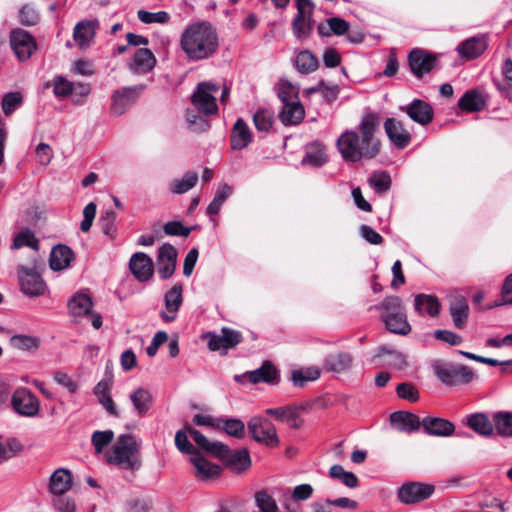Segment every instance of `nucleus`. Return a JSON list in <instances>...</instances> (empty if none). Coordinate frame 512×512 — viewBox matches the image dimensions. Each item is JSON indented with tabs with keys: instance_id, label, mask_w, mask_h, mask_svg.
I'll return each mask as SVG.
<instances>
[{
	"instance_id": "1",
	"label": "nucleus",
	"mask_w": 512,
	"mask_h": 512,
	"mask_svg": "<svg viewBox=\"0 0 512 512\" xmlns=\"http://www.w3.org/2000/svg\"><path fill=\"white\" fill-rule=\"evenodd\" d=\"M380 118L376 113H367L358 125V131L345 130L337 139L339 153L346 162H359L375 158L381 149L376 133Z\"/></svg>"
},
{
	"instance_id": "2",
	"label": "nucleus",
	"mask_w": 512,
	"mask_h": 512,
	"mask_svg": "<svg viewBox=\"0 0 512 512\" xmlns=\"http://www.w3.org/2000/svg\"><path fill=\"white\" fill-rule=\"evenodd\" d=\"M180 44L189 59L201 60L216 52L218 36L209 22H195L183 31Z\"/></svg>"
},
{
	"instance_id": "3",
	"label": "nucleus",
	"mask_w": 512,
	"mask_h": 512,
	"mask_svg": "<svg viewBox=\"0 0 512 512\" xmlns=\"http://www.w3.org/2000/svg\"><path fill=\"white\" fill-rule=\"evenodd\" d=\"M189 431L190 436L200 449L221 460L230 470L240 473L251 466L248 450L241 449L233 452L227 445L219 441L208 440L201 432L194 428H189Z\"/></svg>"
},
{
	"instance_id": "4",
	"label": "nucleus",
	"mask_w": 512,
	"mask_h": 512,
	"mask_svg": "<svg viewBox=\"0 0 512 512\" xmlns=\"http://www.w3.org/2000/svg\"><path fill=\"white\" fill-rule=\"evenodd\" d=\"M138 449L139 447L135 438L132 435L124 434L117 438L105 457L109 464L135 470L141 465L140 459L137 456Z\"/></svg>"
},
{
	"instance_id": "5",
	"label": "nucleus",
	"mask_w": 512,
	"mask_h": 512,
	"mask_svg": "<svg viewBox=\"0 0 512 512\" xmlns=\"http://www.w3.org/2000/svg\"><path fill=\"white\" fill-rule=\"evenodd\" d=\"M385 312L382 319L387 329L395 334L406 335L411 331L402 301L397 296L386 297L379 306Z\"/></svg>"
},
{
	"instance_id": "6",
	"label": "nucleus",
	"mask_w": 512,
	"mask_h": 512,
	"mask_svg": "<svg viewBox=\"0 0 512 512\" xmlns=\"http://www.w3.org/2000/svg\"><path fill=\"white\" fill-rule=\"evenodd\" d=\"M220 87L213 82L199 83L192 96L191 102L195 109L202 115H215L218 111L217 95Z\"/></svg>"
},
{
	"instance_id": "7",
	"label": "nucleus",
	"mask_w": 512,
	"mask_h": 512,
	"mask_svg": "<svg viewBox=\"0 0 512 512\" xmlns=\"http://www.w3.org/2000/svg\"><path fill=\"white\" fill-rule=\"evenodd\" d=\"M248 431L256 442L268 447H277L280 443L275 426L262 417H252L248 422Z\"/></svg>"
},
{
	"instance_id": "8",
	"label": "nucleus",
	"mask_w": 512,
	"mask_h": 512,
	"mask_svg": "<svg viewBox=\"0 0 512 512\" xmlns=\"http://www.w3.org/2000/svg\"><path fill=\"white\" fill-rule=\"evenodd\" d=\"M13 409L20 415L34 417L38 414L40 403L37 397L27 388L16 389L11 397Z\"/></svg>"
},
{
	"instance_id": "9",
	"label": "nucleus",
	"mask_w": 512,
	"mask_h": 512,
	"mask_svg": "<svg viewBox=\"0 0 512 512\" xmlns=\"http://www.w3.org/2000/svg\"><path fill=\"white\" fill-rule=\"evenodd\" d=\"M10 45L20 61L29 59L37 49L34 37L22 29H16L11 32Z\"/></svg>"
},
{
	"instance_id": "10",
	"label": "nucleus",
	"mask_w": 512,
	"mask_h": 512,
	"mask_svg": "<svg viewBox=\"0 0 512 512\" xmlns=\"http://www.w3.org/2000/svg\"><path fill=\"white\" fill-rule=\"evenodd\" d=\"M434 491L435 487L433 485L410 482L402 485L399 489L398 497L402 503L411 505L428 499Z\"/></svg>"
},
{
	"instance_id": "11",
	"label": "nucleus",
	"mask_w": 512,
	"mask_h": 512,
	"mask_svg": "<svg viewBox=\"0 0 512 512\" xmlns=\"http://www.w3.org/2000/svg\"><path fill=\"white\" fill-rule=\"evenodd\" d=\"M142 90L143 86H133L115 91L111 97V112L114 115L124 114L137 101Z\"/></svg>"
},
{
	"instance_id": "12",
	"label": "nucleus",
	"mask_w": 512,
	"mask_h": 512,
	"mask_svg": "<svg viewBox=\"0 0 512 512\" xmlns=\"http://www.w3.org/2000/svg\"><path fill=\"white\" fill-rule=\"evenodd\" d=\"M129 269L139 282L149 281L154 274L153 260L144 252H136L130 258Z\"/></svg>"
},
{
	"instance_id": "13",
	"label": "nucleus",
	"mask_w": 512,
	"mask_h": 512,
	"mask_svg": "<svg viewBox=\"0 0 512 512\" xmlns=\"http://www.w3.org/2000/svg\"><path fill=\"white\" fill-rule=\"evenodd\" d=\"M19 279L21 290L25 295L37 297L44 294L46 284L35 270L21 268Z\"/></svg>"
},
{
	"instance_id": "14",
	"label": "nucleus",
	"mask_w": 512,
	"mask_h": 512,
	"mask_svg": "<svg viewBox=\"0 0 512 512\" xmlns=\"http://www.w3.org/2000/svg\"><path fill=\"white\" fill-rule=\"evenodd\" d=\"M182 302V286L175 284L164 296L165 310L160 313L161 319L167 323L173 322L177 318Z\"/></svg>"
},
{
	"instance_id": "15",
	"label": "nucleus",
	"mask_w": 512,
	"mask_h": 512,
	"mask_svg": "<svg viewBox=\"0 0 512 512\" xmlns=\"http://www.w3.org/2000/svg\"><path fill=\"white\" fill-rule=\"evenodd\" d=\"M177 251L171 244H163L158 250V274L165 280L171 277L176 268Z\"/></svg>"
},
{
	"instance_id": "16",
	"label": "nucleus",
	"mask_w": 512,
	"mask_h": 512,
	"mask_svg": "<svg viewBox=\"0 0 512 512\" xmlns=\"http://www.w3.org/2000/svg\"><path fill=\"white\" fill-rule=\"evenodd\" d=\"M400 109L405 112L411 120L420 125H427L433 119V108L430 104L420 99H415L411 103L401 106Z\"/></svg>"
},
{
	"instance_id": "17",
	"label": "nucleus",
	"mask_w": 512,
	"mask_h": 512,
	"mask_svg": "<svg viewBox=\"0 0 512 512\" xmlns=\"http://www.w3.org/2000/svg\"><path fill=\"white\" fill-rule=\"evenodd\" d=\"M190 462L194 466V475L198 480H214L221 474V467L209 462L200 453L192 455Z\"/></svg>"
},
{
	"instance_id": "18",
	"label": "nucleus",
	"mask_w": 512,
	"mask_h": 512,
	"mask_svg": "<svg viewBox=\"0 0 512 512\" xmlns=\"http://www.w3.org/2000/svg\"><path fill=\"white\" fill-rule=\"evenodd\" d=\"M488 43L485 36H474L461 42L456 51L465 60H473L481 56L487 49Z\"/></svg>"
},
{
	"instance_id": "19",
	"label": "nucleus",
	"mask_w": 512,
	"mask_h": 512,
	"mask_svg": "<svg viewBox=\"0 0 512 512\" xmlns=\"http://www.w3.org/2000/svg\"><path fill=\"white\" fill-rule=\"evenodd\" d=\"M385 132L389 140L398 148L407 147L411 141V134L404 128L403 123L395 118H387L384 123Z\"/></svg>"
},
{
	"instance_id": "20",
	"label": "nucleus",
	"mask_w": 512,
	"mask_h": 512,
	"mask_svg": "<svg viewBox=\"0 0 512 512\" xmlns=\"http://www.w3.org/2000/svg\"><path fill=\"white\" fill-rule=\"evenodd\" d=\"M302 407L282 406L277 408H268L265 413L275 417L277 420L287 423L291 428L298 429L301 427L303 420L300 417Z\"/></svg>"
},
{
	"instance_id": "21",
	"label": "nucleus",
	"mask_w": 512,
	"mask_h": 512,
	"mask_svg": "<svg viewBox=\"0 0 512 512\" xmlns=\"http://www.w3.org/2000/svg\"><path fill=\"white\" fill-rule=\"evenodd\" d=\"M98 26V20H83L75 25L73 38L81 49H86L91 45Z\"/></svg>"
},
{
	"instance_id": "22",
	"label": "nucleus",
	"mask_w": 512,
	"mask_h": 512,
	"mask_svg": "<svg viewBox=\"0 0 512 512\" xmlns=\"http://www.w3.org/2000/svg\"><path fill=\"white\" fill-rule=\"evenodd\" d=\"M422 427L428 435L438 437L451 436L455 431V426L452 422L439 417L423 418Z\"/></svg>"
},
{
	"instance_id": "23",
	"label": "nucleus",
	"mask_w": 512,
	"mask_h": 512,
	"mask_svg": "<svg viewBox=\"0 0 512 512\" xmlns=\"http://www.w3.org/2000/svg\"><path fill=\"white\" fill-rule=\"evenodd\" d=\"M391 423L402 432L412 433L419 430L422 420L411 412L397 411L390 416Z\"/></svg>"
},
{
	"instance_id": "24",
	"label": "nucleus",
	"mask_w": 512,
	"mask_h": 512,
	"mask_svg": "<svg viewBox=\"0 0 512 512\" xmlns=\"http://www.w3.org/2000/svg\"><path fill=\"white\" fill-rule=\"evenodd\" d=\"M435 58L422 50L415 49L409 55L411 71L417 77L430 72L434 66Z\"/></svg>"
},
{
	"instance_id": "25",
	"label": "nucleus",
	"mask_w": 512,
	"mask_h": 512,
	"mask_svg": "<svg viewBox=\"0 0 512 512\" xmlns=\"http://www.w3.org/2000/svg\"><path fill=\"white\" fill-rule=\"evenodd\" d=\"M304 116L305 110L299 99H294L293 102L283 104L279 112V120L285 126L299 124Z\"/></svg>"
},
{
	"instance_id": "26",
	"label": "nucleus",
	"mask_w": 512,
	"mask_h": 512,
	"mask_svg": "<svg viewBox=\"0 0 512 512\" xmlns=\"http://www.w3.org/2000/svg\"><path fill=\"white\" fill-rule=\"evenodd\" d=\"M156 64V58L148 48H139L133 55L130 69L135 73H147L151 71Z\"/></svg>"
},
{
	"instance_id": "27",
	"label": "nucleus",
	"mask_w": 512,
	"mask_h": 512,
	"mask_svg": "<svg viewBox=\"0 0 512 512\" xmlns=\"http://www.w3.org/2000/svg\"><path fill=\"white\" fill-rule=\"evenodd\" d=\"M466 425L481 436L489 437L494 434L495 425L487 414L478 412L467 416Z\"/></svg>"
},
{
	"instance_id": "28",
	"label": "nucleus",
	"mask_w": 512,
	"mask_h": 512,
	"mask_svg": "<svg viewBox=\"0 0 512 512\" xmlns=\"http://www.w3.org/2000/svg\"><path fill=\"white\" fill-rule=\"evenodd\" d=\"M449 311L456 328H463L469 314V306L465 297L461 295L453 296L450 300Z\"/></svg>"
},
{
	"instance_id": "29",
	"label": "nucleus",
	"mask_w": 512,
	"mask_h": 512,
	"mask_svg": "<svg viewBox=\"0 0 512 512\" xmlns=\"http://www.w3.org/2000/svg\"><path fill=\"white\" fill-rule=\"evenodd\" d=\"M73 259V251L66 245H57L53 247L50 253L49 264L54 271H60L67 268Z\"/></svg>"
},
{
	"instance_id": "30",
	"label": "nucleus",
	"mask_w": 512,
	"mask_h": 512,
	"mask_svg": "<svg viewBox=\"0 0 512 512\" xmlns=\"http://www.w3.org/2000/svg\"><path fill=\"white\" fill-rule=\"evenodd\" d=\"M245 376L253 384L265 382L275 384L278 382V371L270 362H265L260 368L248 372Z\"/></svg>"
},
{
	"instance_id": "31",
	"label": "nucleus",
	"mask_w": 512,
	"mask_h": 512,
	"mask_svg": "<svg viewBox=\"0 0 512 512\" xmlns=\"http://www.w3.org/2000/svg\"><path fill=\"white\" fill-rule=\"evenodd\" d=\"M458 106L467 112H479L486 106L485 96L477 90L467 91L459 100Z\"/></svg>"
},
{
	"instance_id": "32",
	"label": "nucleus",
	"mask_w": 512,
	"mask_h": 512,
	"mask_svg": "<svg viewBox=\"0 0 512 512\" xmlns=\"http://www.w3.org/2000/svg\"><path fill=\"white\" fill-rule=\"evenodd\" d=\"M252 140V136L247 124L238 119L234 124L231 134V147L234 150H241L245 148Z\"/></svg>"
},
{
	"instance_id": "33",
	"label": "nucleus",
	"mask_w": 512,
	"mask_h": 512,
	"mask_svg": "<svg viewBox=\"0 0 512 512\" xmlns=\"http://www.w3.org/2000/svg\"><path fill=\"white\" fill-rule=\"evenodd\" d=\"M71 488V474L68 470L59 468L50 477L49 490L52 494H65Z\"/></svg>"
},
{
	"instance_id": "34",
	"label": "nucleus",
	"mask_w": 512,
	"mask_h": 512,
	"mask_svg": "<svg viewBox=\"0 0 512 512\" xmlns=\"http://www.w3.org/2000/svg\"><path fill=\"white\" fill-rule=\"evenodd\" d=\"M9 343L14 349L33 353L40 348L41 339L30 334H15L10 338Z\"/></svg>"
},
{
	"instance_id": "35",
	"label": "nucleus",
	"mask_w": 512,
	"mask_h": 512,
	"mask_svg": "<svg viewBox=\"0 0 512 512\" xmlns=\"http://www.w3.org/2000/svg\"><path fill=\"white\" fill-rule=\"evenodd\" d=\"M130 400L138 416H144L150 410L153 402L151 393L144 388H138L131 393Z\"/></svg>"
},
{
	"instance_id": "36",
	"label": "nucleus",
	"mask_w": 512,
	"mask_h": 512,
	"mask_svg": "<svg viewBox=\"0 0 512 512\" xmlns=\"http://www.w3.org/2000/svg\"><path fill=\"white\" fill-rule=\"evenodd\" d=\"M91 298L84 293L75 294L68 302V309L74 317L87 315L92 309Z\"/></svg>"
},
{
	"instance_id": "37",
	"label": "nucleus",
	"mask_w": 512,
	"mask_h": 512,
	"mask_svg": "<svg viewBox=\"0 0 512 512\" xmlns=\"http://www.w3.org/2000/svg\"><path fill=\"white\" fill-rule=\"evenodd\" d=\"M415 309L418 313L424 314L427 313L431 317H435L439 314L440 310V304L437 300V298L426 295V294H419L415 297Z\"/></svg>"
},
{
	"instance_id": "38",
	"label": "nucleus",
	"mask_w": 512,
	"mask_h": 512,
	"mask_svg": "<svg viewBox=\"0 0 512 512\" xmlns=\"http://www.w3.org/2000/svg\"><path fill=\"white\" fill-rule=\"evenodd\" d=\"M352 362L353 358L349 353L338 352L328 356L325 365L330 371L340 373L348 370Z\"/></svg>"
},
{
	"instance_id": "39",
	"label": "nucleus",
	"mask_w": 512,
	"mask_h": 512,
	"mask_svg": "<svg viewBox=\"0 0 512 512\" xmlns=\"http://www.w3.org/2000/svg\"><path fill=\"white\" fill-rule=\"evenodd\" d=\"M198 181L196 172H187L182 178H177L169 184V191L173 194H184L191 190Z\"/></svg>"
},
{
	"instance_id": "40",
	"label": "nucleus",
	"mask_w": 512,
	"mask_h": 512,
	"mask_svg": "<svg viewBox=\"0 0 512 512\" xmlns=\"http://www.w3.org/2000/svg\"><path fill=\"white\" fill-rule=\"evenodd\" d=\"M496 433L501 437H512V412L498 411L493 414Z\"/></svg>"
},
{
	"instance_id": "41",
	"label": "nucleus",
	"mask_w": 512,
	"mask_h": 512,
	"mask_svg": "<svg viewBox=\"0 0 512 512\" xmlns=\"http://www.w3.org/2000/svg\"><path fill=\"white\" fill-rule=\"evenodd\" d=\"M22 247H29L33 250H38L39 240L36 238L34 232L29 228H22L13 239L12 249H20Z\"/></svg>"
},
{
	"instance_id": "42",
	"label": "nucleus",
	"mask_w": 512,
	"mask_h": 512,
	"mask_svg": "<svg viewBox=\"0 0 512 512\" xmlns=\"http://www.w3.org/2000/svg\"><path fill=\"white\" fill-rule=\"evenodd\" d=\"M296 69L302 74H309L318 68V60L310 51H301L295 59Z\"/></svg>"
},
{
	"instance_id": "43",
	"label": "nucleus",
	"mask_w": 512,
	"mask_h": 512,
	"mask_svg": "<svg viewBox=\"0 0 512 512\" xmlns=\"http://www.w3.org/2000/svg\"><path fill=\"white\" fill-rule=\"evenodd\" d=\"M233 190L232 187L228 184L221 185L215 195L211 203L207 207V214L209 215H216L221 209V206L223 203L229 198V196L232 194Z\"/></svg>"
},
{
	"instance_id": "44",
	"label": "nucleus",
	"mask_w": 512,
	"mask_h": 512,
	"mask_svg": "<svg viewBox=\"0 0 512 512\" xmlns=\"http://www.w3.org/2000/svg\"><path fill=\"white\" fill-rule=\"evenodd\" d=\"M219 428L223 429L228 435L239 439L245 434V425L243 421L237 418H219Z\"/></svg>"
},
{
	"instance_id": "45",
	"label": "nucleus",
	"mask_w": 512,
	"mask_h": 512,
	"mask_svg": "<svg viewBox=\"0 0 512 512\" xmlns=\"http://www.w3.org/2000/svg\"><path fill=\"white\" fill-rule=\"evenodd\" d=\"M255 504L261 512H279L275 499L267 490L261 489L254 494Z\"/></svg>"
},
{
	"instance_id": "46",
	"label": "nucleus",
	"mask_w": 512,
	"mask_h": 512,
	"mask_svg": "<svg viewBox=\"0 0 512 512\" xmlns=\"http://www.w3.org/2000/svg\"><path fill=\"white\" fill-rule=\"evenodd\" d=\"M137 17L144 24H166L170 20V15L166 11L149 12L140 9L137 11Z\"/></svg>"
},
{
	"instance_id": "47",
	"label": "nucleus",
	"mask_w": 512,
	"mask_h": 512,
	"mask_svg": "<svg viewBox=\"0 0 512 512\" xmlns=\"http://www.w3.org/2000/svg\"><path fill=\"white\" fill-rule=\"evenodd\" d=\"M53 93L57 98H67L72 95L74 82L57 75L52 79Z\"/></svg>"
},
{
	"instance_id": "48",
	"label": "nucleus",
	"mask_w": 512,
	"mask_h": 512,
	"mask_svg": "<svg viewBox=\"0 0 512 512\" xmlns=\"http://www.w3.org/2000/svg\"><path fill=\"white\" fill-rule=\"evenodd\" d=\"M326 161L327 155L325 154L324 149L319 145H312L306 152V155L304 156L302 163L319 167L324 165Z\"/></svg>"
},
{
	"instance_id": "49",
	"label": "nucleus",
	"mask_w": 512,
	"mask_h": 512,
	"mask_svg": "<svg viewBox=\"0 0 512 512\" xmlns=\"http://www.w3.org/2000/svg\"><path fill=\"white\" fill-rule=\"evenodd\" d=\"M23 102V97L20 92H9L6 95H4L2 102H1V108L3 113L6 116H10L14 111H16Z\"/></svg>"
},
{
	"instance_id": "50",
	"label": "nucleus",
	"mask_w": 512,
	"mask_h": 512,
	"mask_svg": "<svg viewBox=\"0 0 512 512\" xmlns=\"http://www.w3.org/2000/svg\"><path fill=\"white\" fill-rule=\"evenodd\" d=\"M293 33L298 39H305L311 31L310 16L297 15L292 23Z\"/></svg>"
},
{
	"instance_id": "51",
	"label": "nucleus",
	"mask_w": 512,
	"mask_h": 512,
	"mask_svg": "<svg viewBox=\"0 0 512 512\" xmlns=\"http://www.w3.org/2000/svg\"><path fill=\"white\" fill-rule=\"evenodd\" d=\"M368 183L376 192L383 193L390 189L391 178L384 171L374 172L369 177Z\"/></svg>"
},
{
	"instance_id": "52",
	"label": "nucleus",
	"mask_w": 512,
	"mask_h": 512,
	"mask_svg": "<svg viewBox=\"0 0 512 512\" xmlns=\"http://www.w3.org/2000/svg\"><path fill=\"white\" fill-rule=\"evenodd\" d=\"M189 428H192L191 426H186L185 429L179 430L176 432L175 435V445L177 449L183 453L186 454H198V452L195 450L194 446L188 439V434H190Z\"/></svg>"
},
{
	"instance_id": "53",
	"label": "nucleus",
	"mask_w": 512,
	"mask_h": 512,
	"mask_svg": "<svg viewBox=\"0 0 512 512\" xmlns=\"http://www.w3.org/2000/svg\"><path fill=\"white\" fill-rule=\"evenodd\" d=\"M320 373L315 368L293 371L291 379L295 386L303 387L307 382L318 379Z\"/></svg>"
},
{
	"instance_id": "54",
	"label": "nucleus",
	"mask_w": 512,
	"mask_h": 512,
	"mask_svg": "<svg viewBox=\"0 0 512 512\" xmlns=\"http://www.w3.org/2000/svg\"><path fill=\"white\" fill-rule=\"evenodd\" d=\"M253 121L255 124V127L259 131H269L272 127L273 121H274V115L273 112L267 109H260L258 110L254 116Z\"/></svg>"
},
{
	"instance_id": "55",
	"label": "nucleus",
	"mask_w": 512,
	"mask_h": 512,
	"mask_svg": "<svg viewBox=\"0 0 512 512\" xmlns=\"http://www.w3.org/2000/svg\"><path fill=\"white\" fill-rule=\"evenodd\" d=\"M114 433L112 430L95 431L91 441L96 453L100 454L113 440Z\"/></svg>"
},
{
	"instance_id": "56",
	"label": "nucleus",
	"mask_w": 512,
	"mask_h": 512,
	"mask_svg": "<svg viewBox=\"0 0 512 512\" xmlns=\"http://www.w3.org/2000/svg\"><path fill=\"white\" fill-rule=\"evenodd\" d=\"M116 217L117 215L113 210H107L99 220L103 233L109 236L111 239L116 237Z\"/></svg>"
},
{
	"instance_id": "57",
	"label": "nucleus",
	"mask_w": 512,
	"mask_h": 512,
	"mask_svg": "<svg viewBox=\"0 0 512 512\" xmlns=\"http://www.w3.org/2000/svg\"><path fill=\"white\" fill-rule=\"evenodd\" d=\"M396 393L399 398L410 402H417L419 400V391L411 383H400L396 388Z\"/></svg>"
},
{
	"instance_id": "58",
	"label": "nucleus",
	"mask_w": 512,
	"mask_h": 512,
	"mask_svg": "<svg viewBox=\"0 0 512 512\" xmlns=\"http://www.w3.org/2000/svg\"><path fill=\"white\" fill-rule=\"evenodd\" d=\"M20 22L26 26H32L38 23L39 13L31 5L25 4L19 12Z\"/></svg>"
},
{
	"instance_id": "59",
	"label": "nucleus",
	"mask_w": 512,
	"mask_h": 512,
	"mask_svg": "<svg viewBox=\"0 0 512 512\" xmlns=\"http://www.w3.org/2000/svg\"><path fill=\"white\" fill-rule=\"evenodd\" d=\"M454 378L456 384H467L475 379V374L472 369L465 365H457L453 367Z\"/></svg>"
},
{
	"instance_id": "60",
	"label": "nucleus",
	"mask_w": 512,
	"mask_h": 512,
	"mask_svg": "<svg viewBox=\"0 0 512 512\" xmlns=\"http://www.w3.org/2000/svg\"><path fill=\"white\" fill-rule=\"evenodd\" d=\"M90 92L91 87L89 84L82 82L74 83L73 93L71 95L73 103L77 105L84 104Z\"/></svg>"
},
{
	"instance_id": "61",
	"label": "nucleus",
	"mask_w": 512,
	"mask_h": 512,
	"mask_svg": "<svg viewBox=\"0 0 512 512\" xmlns=\"http://www.w3.org/2000/svg\"><path fill=\"white\" fill-rule=\"evenodd\" d=\"M53 379L57 384L65 387L71 394L78 390V383L65 372L57 371L54 373Z\"/></svg>"
},
{
	"instance_id": "62",
	"label": "nucleus",
	"mask_w": 512,
	"mask_h": 512,
	"mask_svg": "<svg viewBox=\"0 0 512 512\" xmlns=\"http://www.w3.org/2000/svg\"><path fill=\"white\" fill-rule=\"evenodd\" d=\"M96 215V204L94 202L88 203L83 210V220L80 224L82 232H88L93 224Z\"/></svg>"
},
{
	"instance_id": "63",
	"label": "nucleus",
	"mask_w": 512,
	"mask_h": 512,
	"mask_svg": "<svg viewBox=\"0 0 512 512\" xmlns=\"http://www.w3.org/2000/svg\"><path fill=\"white\" fill-rule=\"evenodd\" d=\"M278 97L283 104L293 102L294 99H299L297 89L290 83H284L279 86Z\"/></svg>"
},
{
	"instance_id": "64",
	"label": "nucleus",
	"mask_w": 512,
	"mask_h": 512,
	"mask_svg": "<svg viewBox=\"0 0 512 512\" xmlns=\"http://www.w3.org/2000/svg\"><path fill=\"white\" fill-rule=\"evenodd\" d=\"M53 505L59 512H74V501L64 494H53Z\"/></svg>"
}]
</instances>
